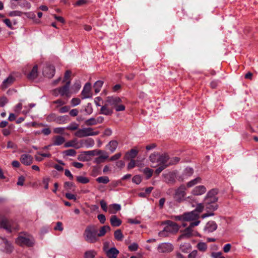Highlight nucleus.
Returning a JSON list of instances; mask_svg holds the SVG:
<instances>
[{"instance_id": "4be33fe9", "label": "nucleus", "mask_w": 258, "mask_h": 258, "mask_svg": "<svg viewBox=\"0 0 258 258\" xmlns=\"http://www.w3.org/2000/svg\"><path fill=\"white\" fill-rule=\"evenodd\" d=\"M120 209V205L117 204H111L108 206V211L110 214H115Z\"/></svg>"}, {"instance_id": "a19ab883", "label": "nucleus", "mask_w": 258, "mask_h": 258, "mask_svg": "<svg viewBox=\"0 0 258 258\" xmlns=\"http://www.w3.org/2000/svg\"><path fill=\"white\" fill-rule=\"evenodd\" d=\"M96 181L98 183L106 184L109 181V178L107 176H100L96 178Z\"/></svg>"}, {"instance_id": "a878e982", "label": "nucleus", "mask_w": 258, "mask_h": 258, "mask_svg": "<svg viewBox=\"0 0 258 258\" xmlns=\"http://www.w3.org/2000/svg\"><path fill=\"white\" fill-rule=\"evenodd\" d=\"M109 156L107 152L101 154L94 159V162L96 164H100L104 162L108 158Z\"/></svg>"}, {"instance_id": "de8ad7c7", "label": "nucleus", "mask_w": 258, "mask_h": 258, "mask_svg": "<svg viewBox=\"0 0 258 258\" xmlns=\"http://www.w3.org/2000/svg\"><path fill=\"white\" fill-rule=\"evenodd\" d=\"M85 124L87 125H96V119L95 118L92 117L90 118L85 121Z\"/></svg>"}, {"instance_id": "f8f14e48", "label": "nucleus", "mask_w": 258, "mask_h": 258, "mask_svg": "<svg viewBox=\"0 0 258 258\" xmlns=\"http://www.w3.org/2000/svg\"><path fill=\"white\" fill-rule=\"evenodd\" d=\"M54 73L55 68L54 66H45L43 69V75L48 78H52Z\"/></svg>"}, {"instance_id": "6e6552de", "label": "nucleus", "mask_w": 258, "mask_h": 258, "mask_svg": "<svg viewBox=\"0 0 258 258\" xmlns=\"http://www.w3.org/2000/svg\"><path fill=\"white\" fill-rule=\"evenodd\" d=\"M98 134V131H94L93 129L91 127L79 129L75 133V135L78 138L96 136Z\"/></svg>"}, {"instance_id": "b1692460", "label": "nucleus", "mask_w": 258, "mask_h": 258, "mask_svg": "<svg viewBox=\"0 0 258 258\" xmlns=\"http://www.w3.org/2000/svg\"><path fill=\"white\" fill-rule=\"evenodd\" d=\"M110 222L112 226L118 227L121 224V221L115 215L111 216L110 219Z\"/></svg>"}, {"instance_id": "ea45409f", "label": "nucleus", "mask_w": 258, "mask_h": 258, "mask_svg": "<svg viewBox=\"0 0 258 258\" xmlns=\"http://www.w3.org/2000/svg\"><path fill=\"white\" fill-rule=\"evenodd\" d=\"M175 176L174 173H169L165 175L166 180L168 182L174 183L175 182Z\"/></svg>"}, {"instance_id": "338daca9", "label": "nucleus", "mask_w": 258, "mask_h": 258, "mask_svg": "<svg viewBox=\"0 0 258 258\" xmlns=\"http://www.w3.org/2000/svg\"><path fill=\"white\" fill-rule=\"evenodd\" d=\"M203 209H204V206L203 205V204H199L198 205L196 210H194V211H196L199 215L200 213L203 211Z\"/></svg>"}, {"instance_id": "f03ea898", "label": "nucleus", "mask_w": 258, "mask_h": 258, "mask_svg": "<svg viewBox=\"0 0 258 258\" xmlns=\"http://www.w3.org/2000/svg\"><path fill=\"white\" fill-rule=\"evenodd\" d=\"M169 160L168 155L167 154H160L158 153H154L150 156V160L152 163V167H156L158 165L168 164V161Z\"/></svg>"}, {"instance_id": "7c9ffc66", "label": "nucleus", "mask_w": 258, "mask_h": 258, "mask_svg": "<svg viewBox=\"0 0 258 258\" xmlns=\"http://www.w3.org/2000/svg\"><path fill=\"white\" fill-rule=\"evenodd\" d=\"M201 182H202L201 178L200 177H198L188 181L186 183V188L187 187H191L196 184L201 183Z\"/></svg>"}, {"instance_id": "864d4df0", "label": "nucleus", "mask_w": 258, "mask_h": 258, "mask_svg": "<svg viewBox=\"0 0 258 258\" xmlns=\"http://www.w3.org/2000/svg\"><path fill=\"white\" fill-rule=\"evenodd\" d=\"M138 244L136 243H133L128 246V249L131 251H134L137 250L138 249Z\"/></svg>"}, {"instance_id": "680f3d73", "label": "nucleus", "mask_w": 258, "mask_h": 258, "mask_svg": "<svg viewBox=\"0 0 258 258\" xmlns=\"http://www.w3.org/2000/svg\"><path fill=\"white\" fill-rule=\"evenodd\" d=\"M132 181L133 182L138 184L140 183L142 181L141 177L139 175H136L133 178Z\"/></svg>"}, {"instance_id": "2f4dec72", "label": "nucleus", "mask_w": 258, "mask_h": 258, "mask_svg": "<svg viewBox=\"0 0 258 258\" xmlns=\"http://www.w3.org/2000/svg\"><path fill=\"white\" fill-rule=\"evenodd\" d=\"M191 247L190 243H183L180 244L179 248L182 252L184 253H187L190 250Z\"/></svg>"}, {"instance_id": "13d9d810", "label": "nucleus", "mask_w": 258, "mask_h": 258, "mask_svg": "<svg viewBox=\"0 0 258 258\" xmlns=\"http://www.w3.org/2000/svg\"><path fill=\"white\" fill-rule=\"evenodd\" d=\"M64 130H65L64 127H55L53 129V132L55 134H62L64 133Z\"/></svg>"}, {"instance_id": "9b49d317", "label": "nucleus", "mask_w": 258, "mask_h": 258, "mask_svg": "<svg viewBox=\"0 0 258 258\" xmlns=\"http://www.w3.org/2000/svg\"><path fill=\"white\" fill-rule=\"evenodd\" d=\"M166 224L165 230L170 233H176L179 230V226L173 221H168L166 222Z\"/></svg>"}, {"instance_id": "aec40b11", "label": "nucleus", "mask_w": 258, "mask_h": 258, "mask_svg": "<svg viewBox=\"0 0 258 258\" xmlns=\"http://www.w3.org/2000/svg\"><path fill=\"white\" fill-rule=\"evenodd\" d=\"M217 228V224L214 221H209L206 224L204 230L206 232L210 233L216 230Z\"/></svg>"}, {"instance_id": "4c0bfd02", "label": "nucleus", "mask_w": 258, "mask_h": 258, "mask_svg": "<svg viewBox=\"0 0 258 258\" xmlns=\"http://www.w3.org/2000/svg\"><path fill=\"white\" fill-rule=\"evenodd\" d=\"M96 253V251L94 250H87L84 253V258H94Z\"/></svg>"}, {"instance_id": "6e6d98bb", "label": "nucleus", "mask_w": 258, "mask_h": 258, "mask_svg": "<svg viewBox=\"0 0 258 258\" xmlns=\"http://www.w3.org/2000/svg\"><path fill=\"white\" fill-rule=\"evenodd\" d=\"M100 205L101 209L104 212H107L108 211V207L107 206V204L104 201L101 200L100 201Z\"/></svg>"}, {"instance_id": "8fccbe9b", "label": "nucleus", "mask_w": 258, "mask_h": 258, "mask_svg": "<svg viewBox=\"0 0 258 258\" xmlns=\"http://www.w3.org/2000/svg\"><path fill=\"white\" fill-rule=\"evenodd\" d=\"M85 111L87 114H91L93 112V109L90 103H88L85 106Z\"/></svg>"}, {"instance_id": "0eeeda50", "label": "nucleus", "mask_w": 258, "mask_h": 258, "mask_svg": "<svg viewBox=\"0 0 258 258\" xmlns=\"http://www.w3.org/2000/svg\"><path fill=\"white\" fill-rule=\"evenodd\" d=\"M0 227L5 229L8 232H11L13 230L18 229L16 224L12 220H9L5 217L1 218Z\"/></svg>"}, {"instance_id": "774afa93", "label": "nucleus", "mask_w": 258, "mask_h": 258, "mask_svg": "<svg viewBox=\"0 0 258 258\" xmlns=\"http://www.w3.org/2000/svg\"><path fill=\"white\" fill-rule=\"evenodd\" d=\"M114 108L116 111H123L125 109V106L121 104V103L117 104Z\"/></svg>"}, {"instance_id": "e2e57ef3", "label": "nucleus", "mask_w": 258, "mask_h": 258, "mask_svg": "<svg viewBox=\"0 0 258 258\" xmlns=\"http://www.w3.org/2000/svg\"><path fill=\"white\" fill-rule=\"evenodd\" d=\"M169 233H170L167 232V231L165 230V227L163 230L161 231L158 233V235L160 237H165L168 236Z\"/></svg>"}, {"instance_id": "c85d7f7f", "label": "nucleus", "mask_w": 258, "mask_h": 258, "mask_svg": "<svg viewBox=\"0 0 258 258\" xmlns=\"http://www.w3.org/2000/svg\"><path fill=\"white\" fill-rule=\"evenodd\" d=\"M110 230L109 226L105 225L101 227L99 230V233L97 234L98 237L103 236L107 231H110Z\"/></svg>"}, {"instance_id": "6ab92c4d", "label": "nucleus", "mask_w": 258, "mask_h": 258, "mask_svg": "<svg viewBox=\"0 0 258 258\" xmlns=\"http://www.w3.org/2000/svg\"><path fill=\"white\" fill-rule=\"evenodd\" d=\"M0 244L5 247V250L7 252H11L13 250V246L7 239L0 237Z\"/></svg>"}, {"instance_id": "4d7b16f0", "label": "nucleus", "mask_w": 258, "mask_h": 258, "mask_svg": "<svg viewBox=\"0 0 258 258\" xmlns=\"http://www.w3.org/2000/svg\"><path fill=\"white\" fill-rule=\"evenodd\" d=\"M54 229L55 230H58L59 231H62L63 230V228L62 226V224L60 222H57L56 224V226L54 227Z\"/></svg>"}, {"instance_id": "a18cd8bd", "label": "nucleus", "mask_w": 258, "mask_h": 258, "mask_svg": "<svg viewBox=\"0 0 258 258\" xmlns=\"http://www.w3.org/2000/svg\"><path fill=\"white\" fill-rule=\"evenodd\" d=\"M197 247L201 251H205L207 248V245L206 243L200 242L198 244Z\"/></svg>"}, {"instance_id": "c03bdc74", "label": "nucleus", "mask_w": 258, "mask_h": 258, "mask_svg": "<svg viewBox=\"0 0 258 258\" xmlns=\"http://www.w3.org/2000/svg\"><path fill=\"white\" fill-rule=\"evenodd\" d=\"M143 172L146 175L147 178H149L152 176L153 171L149 168H146L143 170Z\"/></svg>"}, {"instance_id": "f257e3e1", "label": "nucleus", "mask_w": 258, "mask_h": 258, "mask_svg": "<svg viewBox=\"0 0 258 258\" xmlns=\"http://www.w3.org/2000/svg\"><path fill=\"white\" fill-rule=\"evenodd\" d=\"M218 193V190L216 188H213L208 191L204 199V204L206 208L211 210L215 211L218 208L216 202L218 201V198L216 197Z\"/></svg>"}, {"instance_id": "49530a36", "label": "nucleus", "mask_w": 258, "mask_h": 258, "mask_svg": "<svg viewBox=\"0 0 258 258\" xmlns=\"http://www.w3.org/2000/svg\"><path fill=\"white\" fill-rule=\"evenodd\" d=\"M79 124L77 123L73 122L69 125L66 128L71 131H75L78 128Z\"/></svg>"}, {"instance_id": "3c124183", "label": "nucleus", "mask_w": 258, "mask_h": 258, "mask_svg": "<svg viewBox=\"0 0 258 258\" xmlns=\"http://www.w3.org/2000/svg\"><path fill=\"white\" fill-rule=\"evenodd\" d=\"M168 166H169L168 164H164L163 165H158V166H159V167L156 170L155 173L158 175L165 168H166Z\"/></svg>"}, {"instance_id": "bb28decb", "label": "nucleus", "mask_w": 258, "mask_h": 258, "mask_svg": "<svg viewBox=\"0 0 258 258\" xmlns=\"http://www.w3.org/2000/svg\"><path fill=\"white\" fill-rule=\"evenodd\" d=\"M15 80L14 77L12 76H9L6 79H5L2 85L3 88H6L11 85Z\"/></svg>"}, {"instance_id": "79ce46f5", "label": "nucleus", "mask_w": 258, "mask_h": 258, "mask_svg": "<svg viewBox=\"0 0 258 258\" xmlns=\"http://www.w3.org/2000/svg\"><path fill=\"white\" fill-rule=\"evenodd\" d=\"M76 179L78 182L83 184L87 183L89 182V179L87 177L83 176H77Z\"/></svg>"}, {"instance_id": "58836bf2", "label": "nucleus", "mask_w": 258, "mask_h": 258, "mask_svg": "<svg viewBox=\"0 0 258 258\" xmlns=\"http://www.w3.org/2000/svg\"><path fill=\"white\" fill-rule=\"evenodd\" d=\"M114 236L115 239L117 241H122L123 238V235L120 230L117 229L114 231Z\"/></svg>"}, {"instance_id": "2eb2a0df", "label": "nucleus", "mask_w": 258, "mask_h": 258, "mask_svg": "<svg viewBox=\"0 0 258 258\" xmlns=\"http://www.w3.org/2000/svg\"><path fill=\"white\" fill-rule=\"evenodd\" d=\"M20 160L22 164L28 166L31 165L33 163V158L29 154H24L21 155Z\"/></svg>"}, {"instance_id": "39448f33", "label": "nucleus", "mask_w": 258, "mask_h": 258, "mask_svg": "<svg viewBox=\"0 0 258 258\" xmlns=\"http://www.w3.org/2000/svg\"><path fill=\"white\" fill-rule=\"evenodd\" d=\"M186 189L187 188L185 185H180L175 190V193L173 196L174 200L178 203H181L190 199V197H186Z\"/></svg>"}, {"instance_id": "dca6fc26", "label": "nucleus", "mask_w": 258, "mask_h": 258, "mask_svg": "<svg viewBox=\"0 0 258 258\" xmlns=\"http://www.w3.org/2000/svg\"><path fill=\"white\" fill-rule=\"evenodd\" d=\"M207 189L204 185H198L195 187L191 191L194 196H201L206 192Z\"/></svg>"}, {"instance_id": "4468645a", "label": "nucleus", "mask_w": 258, "mask_h": 258, "mask_svg": "<svg viewBox=\"0 0 258 258\" xmlns=\"http://www.w3.org/2000/svg\"><path fill=\"white\" fill-rule=\"evenodd\" d=\"M199 214L196 211H191L184 213L185 221H198Z\"/></svg>"}, {"instance_id": "c9c22d12", "label": "nucleus", "mask_w": 258, "mask_h": 258, "mask_svg": "<svg viewBox=\"0 0 258 258\" xmlns=\"http://www.w3.org/2000/svg\"><path fill=\"white\" fill-rule=\"evenodd\" d=\"M81 85L80 81H76L74 85L72 86L71 88L72 93H77L81 88Z\"/></svg>"}, {"instance_id": "a211bd4d", "label": "nucleus", "mask_w": 258, "mask_h": 258, "mask_svg": "<svg viewBox=\"0 0 258 258\" xmlns=\"http://www.w3.org/2000/svg\"><path fill=\"white\" fill-rule=\"evenodd\" d=\"M193 173L194 170L192 168L190 167L186 168L183 172L182 175L181 176L179 177L178 180L180 181H183L184 179L191 176Z\"/></svg>"}, {"instance_id": "f3484780", "label": "nucleus", "mask_w": 258, "mask_h": 258, "mask_svg": "<svg viewBox=\"0 0 258 258\" xmlns=\"http://www.w3.org/2000/svg\"><path fill=\"white\" fill-rule=\"evenodd\" d=\"M106 102L108 104L114 107L121 102V100L116 96H109L107 98Z\"/></svg>"}, {"instance_id": "ddd939ff", "label": "nucleus", "mask_w": 258, "mask_h": 258, "mask_svg": "<svg viewBox=\"0 0 258 258\" xmlns=\"http://www.w3.org/2000/svg\"><path fill=\"white\" fill-rule=\"evenodd\" d=\"M91 85L90 83H87L84 86L83 89L82 91L81 94L82 99H85L89 98L92 97V93L91 92Z\"/></svg>"}, {"instance_id": "0e129e2a", "label": "nucleus", "mask_w": 258, "mask_h": 258, "mask_svg": "<svg viewBox=\"0 0 258 258\" xmlns=\"http://www.w3.org/2000/svg\"><path fill=\"white\" fill-rule=\"evenodd\" d=\"M179 158L175 157L172 158L170 161H168V163L169 164V166L171 164H174L178 163L179 161Z\"/></svg>"}, {"instance_id": "09e8293b", "label": "nucleus", "mask_w": 258, "mask_h": 258, "mask_svg": "<svg viewBox=\"0 0 258 258\" xmlns=\"http://www.w3.org/2000/svg\"><path fill=\"white\" fill-rule=\"evenodd\" d=\"M89 152L91 153V154H90V155H96V156H99L101 155V154H103V153H105L106 152L104 151H103V150H96L89 151Z\"/></svg>"}, {"instance_id": "37998d69", "label": "nucleus", "mask_w": 258, "mask_h": 258, "mask_svg": "<svg viewBox=\"0 0 258 258\" xmlns=\"http://www.w3.org/2000/svg\"><path fill=\"white\" fill-rule=\"evenodd\" d=\"M63 154L68 156H75L76 155V151L71 149L64 151Z\"/></svg>"}, {"instance_id": "7ed1b4c3", "label": "nucleus", "mask_w": 258, "mask_h": 258, "mask_svg": "<svg viewBox=\"0 0 258 258\" xmlns=\"http://www.w3.org/2000/svg\"><path fill=\"white\" fill-rule=\"evenodd\" d=\"M200 223V221L191 222L186 228L183 231H181L182 234L178 237L177 241H180L183 239H188L195 236H200L199 233L193 229V228L198 226Z\"/></svg>"}, {"instance_id": "393cba45", "label": "nucleus", "mask_w": 258, "mask_h": 258, "mask_svg": "<svg viewBox=\"0 0 258 258\" xmlns=\"http://www.w3.org/2000/svg\"><path fill=\"white\" fill-rule=\"evenodd\" d=\"M118 145V143L116 140H112L110 141L107 145V147L108 150L111 152H114L116 149Z\"/></svg>"}, {"instance_id": "cd10ccee", "label": "nucleus", "mask_w": 258, "mask_h": 258, "mask_svg": "<svg viewBox=\"0 0 258 258\" xmlns=\"http://www.w3.org/2000/svg\"><path fill=\"white\" fill-rule=\"evenodd\" d=\"M113 113L111 109L108 107L107 105H104L101 107L99 113L105 115H110Z\"/></svg>"}, {"instance_id": "603ef678", "label": "nucleus", "mask_w": 258, "mask_h": 258, "mask_svg": "<svg viewBox=\"0 0 258 258\" xmlns=\"http://www.w3.org/2000/svg\"><path fill=\"white\" fill-rule=\"evenodd\" d=\"M71 103L72 106H76L81 103V100L78 98H74L71 100Z\"/></svg>"}, {"instance_id": "69168bd1", "label": "nucleus", "mask_w": 258, "mask_h": 258, "mask_svg": "<svg viewBox=\"0 0 258 258\" xmlns=\"http://www.w3.org/2000/svg\"><path fill=\"white\" fill-rule=\"evenodd\" d=\"M70 109V107L69 106H64L60 108L58 111L59 113H63L68 112Z\"/></svg>"}, {"instance_id": "bf43d9fd", "label": "nucleus", "mask_w": 258, "mask_h": 258, "mask_svg": "<svg viewBox=\"0 0 258 258\" xmlns=\"http://www.w3.org/2000/svg\"><path fill=\"white\" fill-rule=\"evenodd\" d=\"M53 104H56V107H60L63 105H64L66 102L63 100H62L61 99H57L54 101L53 102Z\"/></svg>"}, {"instance_id": "5fc2aeb1", "label": "nucleus", "mask_w": 258, "mask_h": 258, "mask_svg": "<svg viewBox=\"0 0 258 258\" xmlns=\"http://www.w3.org/2000/svg\"><path fill=\"white\" fill-rule=\"evenodd\" d=\"M74 186V184L72 182H66L64 183V187L68 190H71Z\"/></svg>"}, {"instance_id": "052dcab7", "label": "nucleus", "mask_w": 258, "mask_h": 258, "mask_svg": "<svg viewBox=\"0 0 258 258\" xmlns=\"http://www.w3.org/2000/svg\"><path fill=\"white\" fill-rule=\"evenodd\" d=\"M20 6L22 8H25L26 9H29L31 8L30 4L27 1L23 2L21 4H20Z\"/></svg>"}, {"instance_id": "20e7f679", "label": "nucleus", "mask_w": 258, "mask_h": 258, "mask_svg": "<svg viewBox=\"0 0 258 258\" xmlns=\"http://www.w3.org/2000/svg\"><path fill=\"white\" fill-rule=\"evenodd\" d=\"M83 236L85 241L88 243H94L99 240L95 226L92 225H88L86 228Z\"/></svg>"}, {"instance_id": "e433bc0d", "label": "nucleus", "mask_w": 258, "mask_h": 258, "mask_svg": "<svg viewBox=\"0 0 258 258\" xmlns=\"http://www.w3.org/2000/svg\"><path fill=\"white\" fill-rule=\"evenodd\" d=\"M103 84V82L101 80L97 81L95 83V84L94 85V87L95 92L96 94H97L100 92L101 88L102 87Z\"/></svg>"}, {"instance_id": "423d86ee", "label": "nucleus", "mask_w": 258, "mask_h": 258, "mask_svg": "<svg viewBox=\"0 0 258 258\" xmlns=\"http://www.w3.org/2000/svg\"><path fill=\"white\" fill-rule=\"evenodd\" d=\"M16 242L21 246H32L35 240L32 236L25 234L20 235L16 239Z\"/></svg>"}, {"instance_id": "412c9836", "label": "nucleus", "mask_w": 258, "mask_h": 258, "mask_svg": "<svg viewBox=\"0 0 258 258\" xmlns=\"http://www.w3.org/2000/svg\"><path fill=\"white\" fill-rule=\"evenodd\" d=\"M119 253V251L115 247H112L106 251L108 258H116Z\"/></svg>"}, {"instance_id": "c756f323", "label": "nucleus", "mask_w": 258, "mask_h": 258, "mask_svg": "<svg viewBox=\"0 0 258 258\" xmlns=\"http://www.w3.org/2000/svg\"><path fill=\"white\" fill-rule=\"evenodd\" d=\"M38 76V68L37 66H34L32 71L28 75V78L30 80L35 79Z\"/></svg>"}, {"instance_id": "f704fd0d", "label": "nucleus", "mask_w": 258, "mask_h": 258, "mask_svg": "<svg viewBox=\"0 0 258 258\" xmlns=\"http://www.w3.org/2000/svg\"><path fill=\"white\" fill-rule=\"evenodd\" d=\"M68 118L67 115L60 116L56 117L55 120L58 124H63L67 122Z\"/></svg>"}, {"instance_id": "1a4fd4ad", "label": "nucleus", "mask_w": 258, "mask_h": 258, "mask_svg": "<svg viewBox=\"0 0 258 258\" xmlns=\"http://www.w3.org/2000/svg\"><path fill=\"white\" fill-rule=\"evenodd\" d=\"M173 244L169 242H163L158 244L157 249L159 253H169L173 250Z\"/></svg>"}, {"instance_id": "473e14b6", "label": "nucleus", "mask_w": 258, "mask_h": 258, "mask_svg": "<svg viewBox=\"0 0 258 258\" xmlns=\"http://www.w3.org/2000/svg\"><path fill=\"white\" fill-rule=\"evenodd\" d=\"M64 147L65 148L74 147L76 149L80 148V146L78 145L76 140H71L66 142L64 145Z\"/></svg>"}, {"instance_id": "72a5a7b5", "label": "nucleus", "mask_w": 258, "mask_h": 258, "mask_svg": "<svg viewBox=\"0 0 258 258\" xmlns=\"http://www.w3.org/2000/svg\"><path fill=\"white\" fill-rule=\"evenodd\" d=\"M138 153V152L137 150L135 149H132L129 152L126 153L125 158L126 159H134L137 156Z\"/></svg>"}, {"instance_id": "9d476101", "label": "nucleus", "mask_w": 258, "mask_h": 258, "mask_svg": "<svg viewBox=\"0 0 258 258\" xmlns=\"http://www.w3.org/2000/svg\"><path fill=\"white\" fill-rule=\"evenodd\" d=\"M70 81L68 80L65 85L55 89V92H58L59 94L62 96H66L67 97H70L72 94L71 91L70 90Z\"/></svg>"}, {"instance_id": "5701e85b", "label": "nucleus", "mask_w": 258, "mask_h": 258, "mask_svg": "<svg viewBox=\"0 0 258 258\" xmlns=\"http://www.w3.org/2000/svg\"><path fill=\"white\" fill-rule=\"evenodd\" d=\"M65 142V139L61 136H56L53 138V146H60L63 144Z\"/></svg>"}]
</instances>
